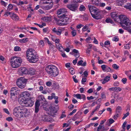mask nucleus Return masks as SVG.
Returning a JSON list of instances; mask_svg holds the SVG:
<instances>
[{"instance_id": "1", "label": "nucleus", "mask_w": 131, "mask_h": 131, "mask_svg": "<svg viewBox=\"0 0 131 131\" xmlns=\"http://www.w3.org/2000/svg\"><path fill=\"white\" fill-rule=\"evenodd\" d=\"M26 57L28 61L31 63H35L38 60V57L35 51L33 49L29 48L26 52Z\"/></svg>"}, {"instance_id": "2", "label": "nucleus", "mask_w": 131, "mask_h": 131, "mask_svg": "<svg viewBox=\"0 0 131 131\" xmlns=\"http://www.w3.org/2000/svg\"><path fill=\"white\" fill-rule=\"evenodd\" d=\"M45 70L47 74L52 77H57L59 74V71L58 68L52 64L47 66L46 67Z\"/></svg>"}, {"instance_id": "3", "label": "nucleus", "mask_w": 131, "mask_h": 131, "mask_svg": "<svg viewBox=\"0 0 131 131\" xmlns=\"http://www.w3.org/2000/svg\"><path fill=\"white\" fill-rule=\"evenodd\" d=\"M28 111L26 108L17 106L14 108L13 114L16 117L21 118L27 113Z\"/></svg>"}, {"instance_id": "4", "label": "nucleus", "mask_w": 131, "mask_h": 131, "mask_svg": "<svg viewBox=\"0 0 131 131\" xmlns=\"http://www.w3.org/2000/svg\"><path fill=\"white\" fill-rule=\"evenodd\" d=\"M21 59L17 57H13L11 59L10 63L11 66L14 68L19 67L21 63Z\"/></svg>"}, {"instance_id": "5", "label": "nucleus", "mask_w": 131, "mask_h": 131, "mask_svg": "<svg viewBox=\"0 0 131 131\" xmlns=\"http://www.w3.org/2000/svg\"><path fill=\"white\" fill-rule=\"evenodd\" d=\"M54 19L57 24L60 26L65 25L70 21L69 17H58V18L54 17Z\"/></svg>"}, {"instance_id": "6", "label": "nucleus", "mask_w": 131, "mask_h": 131, "mask_svg": "<svg viewBox=\"0 0 131 131\" xmlns=\"http://www.w3.org/2000/svg\"><path fill=\"white\" fill-rule=\"evenodd\" d=\"M27 80L24 77H21L18 78L16 82V84L21 89L25 88Z\"/></svg>"}, {"instance_id": "7", "label": "nucleus", "mask_w": 131, "mask_h": 131, "mask_svg": "<svg viewBox=\"0 0 131 131\" xmlns=\"http://www.w3.org/2000/svg\"><path fill=\"white\" fill-rule=\"evenodd\" d=\"M88 7L90 12L92 16L94 15H97L100 14L101 12L98 9L95 7L91 5H89Z\"/></svg>"}, {"instance_id": "8", "label": "nucleus", "mask_w": 131, "mask_h": 131, "mask_svg": "<svg viewBox=\"0 0 131 131\" xmlns=\"http://www.w3.org/2000/svg\"><path fill=\"white\" fill-rule=\"evenodd\" d=\"M35 99L34 98H30L27 100L22 101V105L25 107H31L34 104Z\"/></svg>"}, {"instance_id": "9", "label": "nucleus", "mask_w": 131, "mask_h": 131, "mask_svg": "<svg viewBox=\"0 0 131 131\" xmlns=\"http://www.w3.org/2000/svg\"><path fill=\"white\" fill-rule=\"evenodd\" d=\"M47 110L48 114L53 116H54L57 111L56 108L53 106L50 107Z\"/></svg>"}, {"instance_id": "10", "label": "nucleus", "mask_w": 131, "mask_h": 131, "mask_svg": "<svg viewBox=\"0 0 131 131\" xmlns=\"http://www.w3.org/2000/svg\"><path fill=\"white\" fill-rule=\"evenodd\" d=\"M130 20L127 17H121L120 24H124L127 26L130 23Z\"/></svg>"}, {"instance_id": "11", "label": "nucleus", "mask_w": 131, "mask_h": 131, "mask_svg": "<svg viewBox=\"0 0 131 131\" xmlns=\"http://www.w3.org/2000/svg\"><path fill=\"white\" fill-rule=\"evenodd\" d=\"M67 7L71 10L75 11L77 10L78 6L75 4H72L68 5Z\"/></svg>"}, {"instance_id": "12", "label": "nucleus", "mask_w": 131, "mask_h": 131, "mask_svg": "<svg viewBox=\"0 0 131 131\" xmlns=\"http://www.w3.org/2000/svg\"><path fill=\"white\" fill-rule=\"evenodd\" d=\"M67 12L66 9L62 8L59 9L57 11V14L58 15L63 14L62 16H66L67 15H66V14Z\"/></svg>"}, {"instance_id": "13", "label": "nucleus", "mask_w": 131, "mask_h": 131, "mask_svg": "<svg viewBox=\"0 0 131 131\" xmlns=\"http://www.w3.org/2000/svg\"><path fill=\"white\" fill-rule=\"evenodd\" d=\"M19 71L21 75L27 74H28V70L24 67L19 68Z\"/></svg>"}, {"instance_id": "14", "label": "nucleus", "mask_w": 131, "mask_h": 131, "mask_svg": "<svg viewBox=\"0 0 131 131\" xmlns=\"http://www.w3.org/2000/svg\"><path fill=\"white\" fill-rule=\"evenodd\" d=\"M101 67L102 70L104 72H112V71L111 68L106 65H101Z\"/></svg>"}, {"instance_id": "15", "label": "nucleus", "mask_w": 131, "mask_h": 131, "mask_svg": "<svg viewBox=\"0 0 131 131\" xmlns=\"http://www.w3.org/2000/svg\"><path fill=\"white\" fill-rule=\"evenodd\" d=\"M52 31L53 32L55 33L57 35H60L61 34L62 30L61 29H56V27H54L52 29Z\"/></svg>"}, {"instance_id": "16", "label": "nucleus", "mask_w": 131, "mask_h": 131, "mask_svg": "<svg viewBox=\"0 0 131 131\" xmlns=\"http://www.w3.org/2000/svg\"><path fill=\"white\" fill-rule=\"evenodd\" d=\"M75 97L78 99L80 100L82 99L83 101H84L86 100V96L85 95L83 94H77L75 95Z\"/></svg>"}, {"instance_id": "17", "label": "nucleus", "mask_w": 131, "mask_h": 131, "mask_svg": "<svg viewBox=\"0 0 131 131\" xmlns=\"http://www.w3.org/2000/svg\"><path fill=\"white\" fill-rule=\"evenodd\" d=\"M30 94L29 92L27 91L23 92L22 93L21 96L26 99H28L30 96Z\"/></svg>"}, {"instance_id": "18", "label": "nucleus", "mask_w": 131, "mask_h": 131, "mask_svg": "<svg viewBox=\"0 0 131 131\" xmlns=\"http://www.w3.org/2000/svg\"><path fill=\"white\" fill-rule=\"evenodd\" d=\"M10 92L14 93H19V90H18V88L16 87H14L12 88L11 89Z\"/></svg>"}, {"instance_id": "19", "label": "nucleus", "mask_w": 131, "mask_h": 131, "mask_svg": "<svg viewBox=\"0 0 131 131\" xmlns=\"http://www.w3.org/2000/svg\"><path fill=\"white\" fill-rule=\"evenodd\" d=\"M42 119L41 121L45 122H49L50 120L48 119V116L46 115H42L41 116Z\"/></svg>"}, {"instance_id": "20", "label": "nucleus", "mask_w": 131, "mask_h": 131, "mask_svg": "<svg viewBox=\"0 0 131 131\" xmlns=\"http://www.w3.org/2000/svg\"><path fill=\"white\" fill-rule=\"evenodd\" d=\"M127 0H116V2L118 6H122L124 3L126 2Z\"/></svg>"}, {"instance_id": "21", "label": "nucleus", "mask_w": 131, "mask_h": 131, "mask_svg": "<svg viewBox=\"0 0 131 131\" xmlns=\"http://www.w3.org/2000/svg\"><path fill=\"white\" fill-rule=\"evenodd\" d=\"M28 74L30 75H33L35 74L36 71L34 69L31 68L29 69L28 70Z\"/></svg>"}, {"instance_id": "22", "label": "nucleus", "mask_w": 131, "mask_h": 131, "mask_svg": "<svg viewBox=\"0 0 131 131\" xmlns=\"http://www.w3.org/2000/svg\"><path fill=\"white\" fill-rule=\"evenodd\" d=\"M41 19L45 22H50L51 20V17H42Z\"/></svg>"}, {"instance_id": "23", "label": "nucleus", "mask_w": 131, "mask_h": 131, "mask_svg": "<svg viewBox=\"0 0 131 131\" xmlns=\"http://www.w3.org/2000/svg\"><path fill=\"white\" fill-rule=\"evenodd\" d=\"M46 0H41L39 2L40 7L41 8L44 6L45 4H47Z\"/></svg>"}, {"instance_id": "24", "label": "nucleus", "mask_w": 131, "mask_h": 131, "mask_svg": "<svg viewBox=\"0 0 131 131\" xmlns=\"http://www.w3.org/2000/svg\"><path fill=\"white\" fill-rule=\"evenodd\" d=\"M111 16H126L125 15H119L116 12H113L111 14Z\"/></svg>"}, {"instance_id": "25", "label": "nucleus", "mask_w": 131, "mask_h": 131, "mask_svg": "<svg viewBox=\"0 0 131 131\" xmlns=\"http://www.w3.org/2000/svg\"><path fill=\"white\" fill-rule=\"evenodd\" d=\"M91 3L93 5H99V2L100 1V0H90Z\"/></svg>"}, {"instance_id": "26", "label": "nucleus", "mask_w": 131, "mask_h": 131, "mask_svg": "<svg viewBox=\"0 0 131 131\" xmlns=\"http://www.w3.org/2000/svg\"><path fill=\"white\" fill-rule=\"evenodd\" d=\"M53 6L50 5H48L46 6H44L41 7V8L44 10H48L50 9H51Z\"/></svg>"}, {"instance_id": "27", "label": "nucleus", "mask_w": 131, "mask_h": 131, "mask_svg": "<svg viewBox=\"0 0 131 131\" xmlns=\"http://www.w3.org/2000/svg\"><path fill=\"white\" fill-rule=\"evenodd\" d=\"M4 15L10 16H16L15 14L13 12H6L5 13Z\"/></svg>"}, {"instance_id": "28", "label": "nucleus", "mask_w": 131, "mask_h": 131, "mask_svg": "<svg viewBox=\"0 0 131 131\" xmlns=\"http://www.w3.org/2000/svg\"><path fill=\"white\" fill-rule=\"evenodd\" d=\"M122 110V108L121 107L118 106L116 108V113L120 114L121 113Z\"/></svg>"}, {"instance_id": "29", "label": "nucleus", "mask_w": 131, "mask_h": 131, "mask_svg": "<svg viewBox=\"0 0 131 131\" xmlns=\"http://www.w3.org/2000/svg\"><path fill=\"white\" fill-rule=\"evenodd\" d=\"M126 30H127L129 33L131 34V22L127 25Z\"/></svg>"}, {"instance_id": "30", "label": "nucleus", "mask_w": 131, "mask_h": 131, "mask_svg": "<svg viewBox=\"0 0 131 131\" xmlns=\"http://www.w3.org/2000/svg\"><path fill=\"white\" fill-rule=\"evenodd\" d=\"M18 93H14L10 92V98L13 100H14L15 98V97H16L17 94Z\"/></svg>"}, {"instance_id": "31", "label": "nucleus", "mask_w": 131, "mask_h": 131, "mask_svg": "<svg viewBox=\"0 0 131 131\" xmlns=\"http://www.w3.org/2000/svg\"><path fill=\"white\" fill-rule=\"evenodd\" d=\"M57 48L60 51L62 52L63 50V48L60 44H59L58 45H56Z\"/></svg>"}, {"instance_id": "32", "label": "nucleus", "mask_w": 131, "mask_h": 131, "mask_svg": "<svg viewBox=\"0 0 131 131\" xmlns=\"http://www.w3.org/2000/svg\"><path fill=\"white\" fill-rule=\"evenodd\" d=\"M113 17L114 21L115 22H118L119 20L121 21V17Z\"/></svg>"}, {"instance_id": "33", "label": "nucleus", "mask_w": 131, "mask_h": 131, "mask_svg": "<svg viewBox=\"0 0 131 131\" xmlns=\"http://www.w3.org/2000/svg\"><path fill=\"white\" fill-rule=\"evenodd\" d=\"M28 38H25L23 39H20L19 42L21 43H24L26 42L28 40Z\"/></svg>"}, {"instance_id": "34", "label": "nucleus", "mask_w": 131, "mask_h": 131, "mask_svg": "<svg viewBox=\"0 0 131 131\" xmlns=\"http://www.w3.org/2000/svg\"><path fill=\"white\" fill-rule=\"evenodd\" d=\"M89 47L88 48L86 49V53H87L89 54L91 51L90 49L92 47V45L91 44H90L89 45Z\"/></svg>"}, {"instance_id": "35", "label": "nucleus", "mask_w": 131, "mask_h": 131, "mask_svg": "<svg viewBox=\"0 0 131 131\" xmlns=\"http://www.w3.org/2000/svg\"><path fill=\"white\" fill-rule=\"evenodd\" d=\"M124 7L127 9H128L131 11V4L130 3H127V5H125Z\"/></svg>"}, {"instance_id": "36", "label": "nucleus", "mask_w": 131, "mask_h": 131, "mask_svg": "<svg viewBox=\"0 0 131 131\" xmlns=\"http://www.w3.org/2000/svg\"><path fill=\"white\" fill-rule=\"evenodd\" d=\"M106 23H110L111 24H113L114 22L110 18H107L105 20Z\"/></svg>"}, {"instance_id": "37", "label": "nucleus", "mask_w": 131, "mask_h": 131, "mask_svg": "<svg viewBox=\"0 0 131 131\" xmlns=\"http://www.w3.org/2000/svg\"><path fill=\"white\" fill-rule=\"evenodd\" d=\"M90 25L86 24L85 25L84 27L82 28V30L83 31L86 30V29L89 28V27Z\"/></svg>"}, {"instance_id": "38", "label": "nucleus", "mask_w": 131, "mask_h": 131, "mask_svg": "<svg viewBox=\"0 0 131 131\" xmlns=\"http://www.w3.org/2000/svg\"><path fill=\"white\" fill-rule=\"evenodd\" d=\"M86 9V8L84 5H81L79 7V10L80 11H84Z\"/></svg>"}, {"instance_id": "39", "label": "nucleus", "mask_w": 131, "mask_h": 131, "mask_svg": "<svg viewBox=\"0 0 131 131\" xmlns=\"http://www.w3.org/2000/svg\"><path fill=\"white\" fill-rule=\"evenodd\" d=\"M40 102L39 100H37L35 103V107H39L40 105Z\"/></svg>"}, {"instance_id": "40", "label": "nucleus", "mask_w": 131, "mask_h": 131, "mask_svg": "<svg viewBox=\"0 0 131 131\" xmlns=\"http://www.w3.org/2000/svg\"><path fill=\"white\" fill-rule=\"evenodd\" d=\"M69 71L72 74H73L75 73V71L73 68H70L69 69Z\"/></svg>"}, {"instance_id": "41", "label": "nucleus", "mask_w": 131, "mask_h": 131, "mask_svg": "<svg viewBox=\"0 0 131 131\" xmlns=\"http://www.w3.org/2000/svg\"><path fill=\"white\" fill-rule=\"evenodd\" d=\"M21 49L19 46H16L14 47V50L15 51H19Z\"/></svg>"}, {"instance_id": "42", "label": "nucleus", "mask_w": 131, "mask_h": 131, "mask_svg": "<svg viewBox=\"0 0 131 131\" xmlns=\"http://www.w3.org/2000/svg\"><path fill=\"white\" fill-rule=\"evenodd\" d=\"M108 90L110 91H115L117 90V89L116 87H113L109 88Z\"/></svg>"}, {"instance_id": "43", "label": "nucleus", "mask_w": 131, "mask_h": 131, "mask_svg": "<svg viewBox=\"0 0 131 131\" xmlns=\"http://www.w3.org/2000/svg\"><path fill=\"white\" fill-rule=\"evenodd\" d=\"M13 6L11 4H9L7 7V9L9 10H11L13 9Z\"/></svg>"}, {"instance_id": "44", "label": "nucleus", "mask_w": 131, "mask_h": 131, "mask_svg": "<svg viewBox=\"0 0 131 131\" xmlns=\"http://www.w3.org/2000/svg\"><path fill=\"white\" fill-rule=\"evenodd\" d=\"M47 4H50V5L53 6V2L52 0H46Z\"/></svg>"}, {"instance_id": "45", "label": "nucleus", "mask_w": 131, "mask_h": 131, "mask_svg": "<svg viewBox=\"0 0 131 131\" xmlns=\"http://www.w3.org/2000/svg\"><path fill=\"white\" fill-rule=\"evenodd\" d=\"M129 112H127V113L125 114H124V116L122 118V119H124L126 117L128 116H129Z\"/></svg>"}, {"instance_id": "46", "label": "nucleus", "mask_w": 131, "mask_h": 131, "mask_svg": "<svg viewBox=\"0 0 131 131\" xmlns=\"http://www.w3.org/2000/svg\"><path fill=\"white\" fill-rule=\"evenodd\" d=\"M112 66L113 68L115 70H117L119 68V66L115 64H113Z\"/></svg>"}, {"instance_id": "47", "label": "nucleus", "mask_w": 131, "mask_h": 131, "mask_svg": "<svg viewBox=\"0 0 131 131\" xmlns=\"http://www.w3.org/2000/svg\"><path fill=\"white\" fill-rule=\"evenodd\" d=\"M81 19L84 21H87L89 19L88 17H80Z\"/></svg>"}, {"instance_id": "48", "label": "nucleus", "mask_w": 131, "mask_h": 131, "mask_svg": "<svg viewBox=\"0 0 131 131\" xmlns=\"http://www.w3.org/2000/svg\"><path fill=\"white\" fill-rule=\"evenodd\" d=\"M110 45V41L108 40H107L105 42L104 46L106 47V45Z\"/></svg>"}, {"instance_id": "49", "label": "nucleus", "mask_w": 131, "mask_h": 131, "mask_svg": "<svg viewBox=\"0 0 131 131\" xmlns=\"http://www.w3.org/2000/svg\"><path fill=\"white\" fill-rule=\"evenodd\" d=\"M1 4L2 5L4 6L5 7H6L7 5V3L3 1H1Z\"/></svg>"}, {"instance_id": "50", "label": "nucleus", "mask_w": 131, "mask_h": 131, "mask_svg": "<svg viewBox=\"0 0 131 131\" xmlns=\"http://www.w3.org/2000/svg\"><path fill=\"white\" fill-rule=\"evenodd\" d=\"M71 33L73 36H74L77 34L76 31L75 30H73L71 31Z\"/></svg>"}, {"instance_id": "51", "label": "nucleus", "mask_w": 131, "mask_h": 131, "mask_svg": "<svg viewBox=\"0 0 131 131\" xmlns=\"http://www.w3.org/2000/svg\"><path fill=\"white\" fill-rule=\"evenodd\" d=\"M110 77L109 76H107L104 78V80H105L107 82L110 80Z\"/></svg>"}, {"instance_id": "52", "label": "nucleus", "mask_w": 131, "mask_h": 131, "mask_svg": "<svg viewBox=\"0 0 131 131\" xmlns=\"http://www.w3.org/2000/svg\"><path fill=\"white\" fill-rule=\"evenodd\" d=\"M112 40L116 42L118 41L119 40V39L117 37H115L113 38Z\"/></svg>"}, {"instance_id": "53", "label": "nucleus", "mask_w": 131, "mask_h": 131, "mask_svg": "<svg viewBox=\"0 0 131 131\" xmlns=\"http://www.w3.org/2000/svg\"><path fill=\"white\" fill-rule=\"evenodd\" d=\"M11 18L14 20L17 21L19 20V17H11Z\"/></svg>"}, {"instance_id": "54", "label": "nucleus", "mask_w": 131, "mask_h": 131, "mask_svg": "<svg viewBox=\"0 0 131 131\" xmlns=\"http://www.w3.org/2000/svg\"><path fill=\"white\" fill-rule=\"evenodd\" d=\"M76 76L75 75H74L72 77L73 81L75 83H77L78 82V81L77 79H76Z\"/></svg>"}, {"instance_id": "55", "label": "nucleus", "mask_w": 131, "mask_h": 131, "mask_svg": "<svg viewBox=\"0 0 131 131\" xmlns=\"http://www.w3.org/2000/svg\"><path fill=\"white\" fill-rule=\"evenodd\" d=\"M87 79L85 78H83L81 80V83L82 84H84V83L86 82Z\"/></svg>"}, {"instance_id": "56", "label": "nucleus", "mask_w": 131, "mask_h": 131, "mask_svg": "<svg viewBox=\"0 0 131 131\" xmlns=\"http://www.w3.org/2000/svg\"><path fill=\"white\" fill-rule=\"evenodd\" d=\"M127 124V122L126 121H125L124 122V123H123L122 125V127L123 129H124V131H125V126Z\"/></svg>"}, {"instance_id": "57", "label": "nucleus", "mask_w": 131, "mask_h": 131, "mask_svg": "<svg viewBox=\"0 0 131 131\" xmlns=\"http://www.w3.org/2000/svg\"><path fill=\"white\" fill-rule=\"evenodd\" d=\"M6 120L9 122H10L13 121V119L11 117H8L6 118Z\"/></svg>"}, {"instance_id": "58", "label": "nucleus", "mask_w": 131, "mask_h": 131, "mask_svg": "<svg viewBox=\"0 0 131 131\" xmlns=\"http://www.w3.org/2000/svg\"><path fill=\"white\" fill-rule=\"evenodd\" d=\"M105 5V4L104 3H99V5H97V6H100L102 7H103Z\"/></svg>"}, {"instance_id": "59", "label": "nucleus", "mask_w": 131, "mask_h": 131, "mask_svg": "<svg viewBox=\"0 0 131 131\" xmlns=\"http://www.w3.org/2000/svg\"><path fill=\"white\" fill-rule=\"evenodd\" d=\"M40 45L42 46V47H43L44 45V43L43 40H40L39 42Z\"/></svg>"}, {"instance_id": "60", "label": "nucleus", "mask_w": 131, "mask_h": 131, "mask_svg": "<svg viewBox=\"0 0 131 131\" xmlns=\"http://www.w3.org/2000/svg\"><path fill=\"white\" fill-rule=\"evenodd\" d=\"M127 79L126 78H123L122 80V81L124 84H125L127 82Z\"/></svg>"}, {"instance_id": "61", "label": "nucleus", "mask_w": 131, "mask_h": 131, "mask_svg": "<svg viewBox=\"0 0 131 131\" xmlns=\"http://www.w3.org/2000/svg\"><path fill=\"white\" fill-rule=\"evenodd\" d=\"M93 92V90L91 88H90L87 91V92L89 94Z\"/></svg>"}, {"instance_id": "62", "label": "nucleus", "mask_w": 131, "mask_h": 131, "mask_svg": "<svg viewBox=\"0 0 131 131\" xmlns=\"http://www.w3.org/2000/svg\"><path fill=\"white\" fill-rule=\"evenodd\" d=\"M46 85L48 86H50L52 85V83L50 81L46 83Z\"/></svg>"}, {"instance_id": "63", "label": "nucleus", "mask_w": 131, "mask_h": 131, "mask_svg": "<svg viewBox=\"0 0 131 131\" xmlns=\"http://www.w3.org/2000/svg\"><path fill=\"white\" fill-rule=\"evenodd\" d=\"M119 114L116 113V114L114 116L113 118L114 119H115L117 118L119 116Z\"/></svg>"}, {"instance_id": "64", "label": "nucleus", "mask_w": 131, "mask_h": 131, "mask_svg": "<svg viewBox=\"0 0 131 131\" xmlns=\"http://www.w3.org/2000/svg\"><path fill=\"white\" fill-rule=\"evenodd\" d=\"M83 62V61L82 60H80L77 63V65L78 66L81 65L82 64V63Z\"/></svg>"}]
</instances>
